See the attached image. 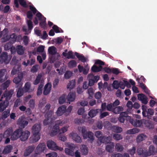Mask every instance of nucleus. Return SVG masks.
I'll return each instance as SVG.
<instances>
[{"label": "nucleus", "mask_w": 157, "mask_h": 157, "mask_svg": "<svg viewBox=\"0 0 157 157\" xmlns=\"http://www.w3.org/2000/svg\"><path fill=\"white\" fill-rule=\"evenodd\" d=\"M13 93V90H11L8 91H5L2 95L0 101V112H3L8 105L9 100H10Z\"/></svg>", "instance_id": "1"}, {"label": "nucleus", "mask_w": 157, "mask_h": 157, "mask_svg": "<svg viewBox=\"0 0 157 157\" xmlns=\"http://www.w3.org/2000/svg\"><path fill=\"white\" fill-rule=\"evenodd\" d=\"M78 130L82 133L84 139H86L88 138V140H90L91 142L93 141L94 139L93 133L90 131L87 132L85 126L78 127Z\"/></svg>", "instance_id": "2"}, {"label": "nucleus", "mask_w": 157, "mask_h": 157, "mask_svg": "<svg viewBox=\"0 0 157 157\" xmlns=\"http://www.w3.org/2000/svg\"><path fill=\"white\" fill-rule=\"evenodd\" d=\"M40 125L38 124H35L32 127L33 132V142H37L40 138L39 132L40 130Z\"/></svg>", "instance_id": "3"}, {"label": "nucleus", "mask_w": 157, "mask_h": 157, "mask_svg": "<svg viewBox=\"0 0 157 157\" xmlns=\"http://www.w3.org/2000/svg\"><path fill=\"white\" fill-rule=\"evenodd\" d=\"M68 148H66L64 150L65 153L71 156H74V151L75 148V146L73 144H69L67 146Z\"/></svg>", "instance_id": "4"}, {"label": "nucleus", "mask_w": 157, "mask_h": 157, "mask_svg": "<svg viewBox=\"0 0 157 157\" xmlns=\"http://www.w3.org/2000/svg\"><path fill=\"white\" fill-rule=\"evenodd\" d=\"M23 77V74L22 73L18 74L17 77H15L13 79V82L15 83L17 86L16 87H22V83L21 80Z\"/></svg>", "instance_id": "5"}, {"label": "nucleus", "mask_w": 157, "mask_h": 157, "mask_svg": "<svg viewBox=\"0 0 157 157\" xmlns=\"http://www.w3.org/2000/svg\"><path fill=\"white\" fill-rule=\"evenodd\" d=\"M22 131H23L22 128H18L16 130L13 132L10 137L11 140H16L19 138L20 139Z\"/></svg>", "instance_id": "6"}, {"label": "nucleus", "mask_w": 157, "mask_h": 157, "mask_svg": "<svg viewBox=\"0 0 157 157\" xmlns=\"http://www.w3.org/2000/svg\"><path fill=\"white\" fill-rule=\"evenodd\" d=\"M8 76L7 74V71L6 69L0 70V82L2 83L7 80Z\"/></svg>", "instance_id": "7"}, {"label": "nucleus", "mask_w": 157, "mask_h": 157, "mask_svg": "<svg viewBox=\"0 0 157 157\" xmlns=\"http://www.w3.org/2000/svg\"><path fill=\"white\" fill-rule=\"evenodd\" d=\"M29 123L28 121L24 120L22 117H20L17 121V124L21 128H24L27 126Z\"/></svg>", "instance_id": "8"}, {"label": "nucleus", "mask_w": 157, "mask_h": 157, "mask_svg": "<svg viewBox=\"0 0 157 157\" xmlns=\"http://www.w3.org/2000/svg\"><path fill=\"white\" fill-rule=\"evenodd\" d=\"M46 147V145L44 143H42L40 144L36 149L35 153L37 155L40 154L45 150Z\"/></svg>", "instance_id": "9"}, {"label": "nucleus", "mask_w": 157, "mask_h": 157, "mask_svg": "<svg viewBox=\"0 0 157 157\" xmlns=\"http://www.w3.org/2000/svg\"><path fill=\"white\" fill-rule=\"evenodd\" d=\"M112 140V138L111 136H103L102 137L100 138L99 139V140L98 141V143L99 144V142H100V143H103L105 144H107L109 143Z\"/></svg>", "instance_id": "10"}, {"label": "nucleus", "mask_w": 157, "mask_h": 157, "mask_svg": "<svg viewBox=\"0 0 157 157\" xmlns=\"http://www.w3.org/2000/svg\"><path fill=\"white\" fill-rule=\"evenodd\" d=\"M155 153V147L153 145H151L149 147L148 151H145L144 155H146L147 157L152 155H153Z\"/></svg>", "instance_id": "11"}, {"label": "nucleus", "mask_w": 157, "mask_h": 157, "mask_svg": "<svg viewBox=\"0 0 157 157\" xmlns=\"http://www.w3.org/2000/svg\"><path fill=\"white\" fill-rule=\"evenodd\" d=\"M8 58L7 53L6 52H3L0 56V63H8L9 62L7 60Z\"/></svg>", "instance_id": "12"}, {"label": "nucleus", "mask_w": 157, "mask_h": 157, "mask_svg": "<svg viewBox=\"0 0 157 157\" xmlns=\"http://www.w3.org/2000/svg\"><path fill=\"white\" fill-rule=\"evenodd\" d=\"M47 146L50 149L56 151L57 149V146L56 143L52 140H48L47 142Z\"/></svg>", "instance_id": "13"}, {"label": "nucleus", "mask_w": 157, "mask_h": 157, "mask_svg": "<svg viewBox=\"0 0 157 157\" xmlns=\"http://www.w3.org/2000/svg\"><path fill=\"white\" fill-rule=\"evenodd\" d=\"M52 84L51 83L48 82L44 86L43 94L44 95H47L48 94L51 90Z\"/></svg>", "instance_id": "14"}, {"label": "nucleus", "mask_w": 157, "mask_h": 157, "mask_svg": "<svg viewBox=\"0 0 157 157\" xmlns=\"http://www.w3.org/2000/svg\"><path fill=\"white\" fill-rule=\"evenodd\" d=\"M137 98L139 100L141 101L142 103L145 105L147 104L148 102L147 98L143 94H138L137 95Z\"/></svg>", "instance_id": "15"}, {"label": "nucleus", "mask_w": 157, "mask_h": 157, "mask_svg": "<svg viewBox=\"0 0 157 157\" xmlns=\"http://www.w3.org/2000/svg\"><path fill=\"white\" fill-rule=\"evenodd\" d=\"M30 135V132L28 131H26L23 132L22 131V133H21V136L20 140L22 141H25L28 138Z\"/></svg>", "instance_id": "16"}, {"label": "nucleus", "mask_w": 157, "mask_h": 157, "mask_svg": "<svg viewBox=\"0 0 157 157\" xmlns=\"http://www.w3.org/2000/svg\"><path fill=\"white\" fill-rule=\"evenodd\" d=\"M114 106L113 104V103H110L109 104H108L107 106V109L108 111H111L113 109H114ZM122 109V108L121 107H117L115 108L113 110V111H114V110L116 109L117 110V112H118L121 111V109Z\"/></svg>", "instance_id": "17"}, {"label": "nucleus", "mask_w": 157, "mask_h": 157, "mask_svg": "<svg viewBox=\"0 0 157 157\" xmlns=\"http://www.w3.org/2000/svg\"><path fill=\"white\" fill-rule=\"evenodd\" d=\"M129 122L133 126L136 127H140L142 124L141 120H138L136 119H133L131 118Z\"/></svg>", "instance_id": "18"}, {"label": "nucleus", "mask_w": 157, "mask_h": 157, "mask_svg": "<svg viewBox=\"0 0 157 157\" xmlns=\"http://www.w3.org/2000/svg\"><path fill=\"white\" fill-rule=\"evenodd\" d=\"M67 107L65 105H62L59 107L56 112L58 116L62 115L65 112Z\"/></svg>", "instance_id": "19"}, {"label": "nucleus", "mask_w": 157, "mask_h": 157, "mask_svg": "<svg viewBox=\"0 0 157 157\" xmlns=\"http://www.w3.org/2000/svg\"><path fill=\"white\" fill-rule=\"evenodd\" d=\"M35 147L33 145L29 146L25 151L24 155L25 156H27L29 155L34 150Z\"/></svg>", "instance_id": "20"}, {"label": "nucleus", "mask_w": 157, "mask_h": 157, "mask_svg": "<svg viewBox=\"0 0 157 157\" xmlns=\"http://www.w3.org/2000/svg\"><path fill=\"white\" fill-rule=\"evenodd\" d=\"M70 135L72 137L73 139L76 142L78 143H81L82 142V139L76 133L72 132L70 133Z\"/></svg>", "instance_id": "21"}, {"label": "nucleus", "mask_w": 157, "mask_h": 157, "mask_svg": "<svg viewBox=\"0 0 157 157\" xmlns=\"http://www.w3.org/2000/svg\"><path fill=\"white\" fill-rule=\"evenodd\" d=\"M13 129L12 128H10L7 129L4 132L3 136L6 138L11 136L13 132Z\"/></svg>", "instance_id": "22"}, {"label": "nucleus", "mask_w": 157, "mask_h": 157, "mask_svg": "<svg viewBox=\"0 0 157 157\" xmlns=\"http://www.w3.org/2000/svg\"><path fill=\"white\" fill-rule=\"evenodd\" d=\"M76 97V94L75 92H70L68 94L67 99L68 101L69 102H72L74 101Z\"/></svg>", "instance_id": "23"}, {"label": "nucleus", "mask_w": 157, "mask_h": 157, "mask_svg": "<svg viewBox=\"0 0 157 157\" xmlns=\"http://www.w3.org/2000/svg\"><path fill=\"white\" fill-rule=\"evenodd\" d=\"M3 36L1 39V41L2 42H5L7 41L10 39V36L8 35V32L6 30H5V32L3 33Z\"/></svg>", "instance_id": "24"}, {"label": "nucleus", "mask_w": 157, "mask_h": 157, "mask_svg": "<svg viewBox=\"0 0 157 157\" xmlns=\"http://www.w3.org/2000/svg\"><path fill=\"white\" fill-rule=\"evenodd\" d=\"M129 111L127 110L126 111L123 112L120 114V116H121L125 118V120L127 121H130V120L131 119V117L128 116Z\"/></svg>", "instance_id": "25"}, {"label": "nucleus", "mask_w": 157, "mask_h": 157, "mask_svg": "<svg viewBox=\"0 0 157 157\" xmlns=\"http://www.w3.org/2000/svg\"><path fill=\"white\" fill-rule=\"evenodd\" d=\"M103 69L102 66L99 65L98 67L96 65H94L91 67V70L92 71L94 72H97L101 71Z\"/></svg>", "instance_id": "26"}, {"label": "nucleus", "mask_w": 157, "mask_h": 157, "mask_svg": "<svg viewBox=\"0 0 157 157\" xmlns=\"http://www.w3.org/2000/svg\"><path fill=\"white\" fill-rule=\"evenodd\" d=\"M80 149L82 155H86L87 154L88 152V149L85 145H82Z\"/></svg>", "instance_id": "27"}, {"label": "nucleus", "mask_w": 157, "mask_h": 157, "mask_svg": "<svg viewBox=\"0 0 157 157\" xmlns=\"http://www.w3.org/2000/svg\"><path fill=\"white\" fill-rule=\"evenodd\" d=\"M10 82V80H6L5 82H4L0 86L1 89H0L2 90H4L6 89L7 90V88L9 87Z\"/></svg>", "instance_id": "28"}, {"label": "nucleus", "mask_w": 157, "mask_h": 157, "mask_svg": "<svg viewBox=\"0 0 157 157\" xmlns=\"http://www.w3.org/2000/svg\"><path fill=\"white\" fill-rule=\"evenodd\" d=\"M63 55L68 59H74L75 58V56L73 55V52L71 51H69L67 53L63 52Z\"/></svg>", "instance_id": "29"}, {"label": "nucleus", "mask_w": 157, "mask_h": 157, "mask_svg": "<svg viewBox=\"0 0 157 157\" xmlns=\"http://www.w3.org/2000/svg\"><path fill=\"white\" fill-rule=\"evenodd\" d=\"M109 143V144L107 145L106 147V150L109 152H112L114 146V144L113 143L111 142L110 141Z\"/></svg>", "instance_id": "30"}, {"label": "nucleus", "mask_w": 157, "mask_h": 157, "mask_svg": "<svg viewBox=\"0 0 157 157\" xmlns=\"http://www.w3.org/2000/svg\"><path fill=\"white\" fill-rule=\"evenodd\" d=\"M76 82L75 80L70 81L67 86V88L70 90L74 88L75 86Z\"/></svg>", "instance_id": "31"}, {"label": "nucleus", "mask_w": 157, "mask_h": 157, "mask_svg": "<svg viewBox=\"0 0 157 157\" xmlns=\"http://www.w3.org/2000/svg\"><path fill=\"white\" fill-rule=\"evenodd\" d=\"M146 138V136L144 134H141L138 135L136 139V141L138 142H140L144 140Z\"/></svg>", "instance_id": "32"}, {"label": "nucleus", "mask_w": 157, "mask_h": 157, "mask_svg": "<svg viewBox=\"0 0 157 157\" xmlns=\"http://www.w3.org/2000/svg\"><path fill=\"white\" fill-rule=\"evenodd\" d=\"M12 149V147L11 145H8L5 147L3 151V154H6L10 153Z\"/></svg>", "instance_id": "33"}, {"label": "nucleus", "mask_w": 157, "mask_h": 157, "mask_svg": "<svg viewBox=\"0 0 157 157\" xmlns=\"http://www.w3.org/2000/svg\"><path fill=\"white\" fill-rule=\"evenodd\" d=\"M75 54L78 59L81 60L82 62L85 63L86 61V59L84 56L80 55L77 52L75 53Z\"/></svg>", "instance_id": "34"}, {"label": "nucleus", "mask_w": 157, "mask_h": 157, "mask_svg": "<svg viewBox=\"0 0 157 157\" xmlns=\"http://www.w3.org/2000/svg\"><path fill=\"white\" fill-rule=\"evenodd\" d=\"M16 51L18 54L19 55H23L24 53V51L23 49V47L21 45L17 46Z\"/></svg>", "instance_id": "35"}, {"label": "nucleus", "mask_w": 157, "mask_h": 157, "mask_svg": "<svg viewBox=\"0 0 157 157\" xmlns=\"http://www.w3.org/2000/svg\"><path fill=\"white\" fill-rule=\"evenodd\" d=\"M10 114V110H6L3 112L2 113L1 117V119H5L7 118L9 116Z\"/></svg>", "instance_id": "36"}, {"label": "nucleus", "mask_w": 157, "mask_h": 157, "mask_svg": "<svg viewBox=\"0 0 157 157\" xmlns=\"http://www.w3.org/2000/svg\"><path fill=\"white\" fill-rule=\"evenodd\" d=\"M97 110V109H92L88 113L89 116L91 117H94L98 113Z\"/></svg>", "instance_id": "37"}, {"label": "nucleus", "mask_w": 157, "mask_h": 157, "mask_svg": "<svg viewBox=\"0 0 157 157\" xmlns=\"http://www.w3.org/2000/svg\"><path fill=\"white\" fill-rule=\"evenodd\" d=\"M19 87L18 91L17 93V95L18 97H21L23 94L24 93H25L24 89L22 88L21 87Z\"/></svg>", "instance_id": "38"}, {"label": "nucleus", "mask_w": 157, "mask_h": 157, "mask_svg": "<svg viewBox=\"0 0 157 157\" xmlns=\"http://www.w3.org/2000/svg\"><path fill=\"white\" fill-rule=\"evenodd\" d=\"M66 99V95L63 94L59 99V103L60 104L64 103Z\"/></svg>", "instance_id": "39"}, {"label": "nucleus", "mask_w": 157, "mask_h": 157, "mask_svg": "<svg viewBox=\"0 0 157 157\" xmlns=\"http://www.w3.org/2000/svg\"><path fill=\"white\" fill-rule=\"evenodd\" d=\"M112 129L114 132L120 133L122 131V128L119 126H114L113 127Z\"/></svg>", "instance_id": "40"}, {"label": "nucleus", "mask_w": 157, "mask_h": 157, "mask_svg": "<svg viewBox=\"0 0 157 157\" xmlns=\"http://www.w3.org/2000/svg\"><path fill=\"white\" fill-rule=\"evenodd\" d=\"M136 148L135 147H133L131 149L127 150V152L133 157H134V155L136 153Z\"/></svg>", "instance_id": "41"}, {"label": "nucleus", "mask_w": 157, "mask_h": 157, "mask_svg": "<svg viewBox=\"0 0 157 157\" xmlns=\"http://www.w3.org/2000/svg\"><path fill=\"white\" fill-rule=\"evenodd\" d=\"M31 87V83L29 82H26L23 87L24 90L25 92H28Z\"/></svg>", "instance_id": "42"}, {"label": "nucleus", "mask_w": 157, "mask_h": 157, "mask_svg": "<svg viewBox=\"0 0 157 157\" xmlns=\"http://www.w3.org/2000/svg\"><path fill=\"white\" fill-rule=\"evenodd\" d=\"M88 77L89 79H91L94 80L95 82H97L99 79V76H94L93 74H89Z\"/></svg>", "instance_id": "43"}, {"label": "nucleus", "mask_w": 157, "mask_h": 157, "mask_svg": "<svg viewBox=\"0 0 157 157\" xmlns=\"http://www.w3.org/2000/svg\"><path fill=\"white\" fill-rule=\"evenodd\" d=\"M56 48L53 46L49 47L48 49L49 53L52 55L55 54L56 53Z\"/></svg>", "instance_id": "44"}, {"label": "nucleus", "mask_w": 157, "mask_h": 157, "mask_svg": "<svg viewBox=\"0 0 157 157\" xmlns=\"http://www.w3.org/2000/svg\"><path fill=\"white\" fill-rule=\"evenodd\" d=\"M42 75L41 74H39L36 78V79L33 81V84L34 85H37L40 82Z\"/></svg>", "instance_id": "45"}, {"label": "nucleus", "mask_w": 157, "mask_h": 157, "mask_svg": "<svg viewBox=\"0 0 157 157\" xmlns=\"http://www.w3.org/2000/svg\"><path fill=\"white\" fill-rule=\"evenodd\" d=\"M77 65L76 62L74 60H71L68 63V66L69 67L72 68L75 67Z\"/></svg>", "instance_id": "46"}, {"label": "nucleus", "mask_w": 157, "mask_h": 157, "mask_svg": "<svg viewBox=\"0 0 157 157\" xmlns=\"http://www.w3.org/2000/svg\"><path fill=\"white\" fill-rule=\"evenodd\" d=\"M53 122V120L52 119L45 118L43 121V124L44 125H47L51 124Z\"/></svg>", "instance_id": "47"}, {"label": "nucleus", "mask_w": 157, "mask_h": 157, "mask_svg": "<svg viewBox=\"0 0 157 157\" xmlns=\"http://www.w3.org/2000/svg\"><path fill=\"white\" fill-rule=\"evenodd\" d=\"M139 131V129L137 128H133L128 130L127 131V133L128 134H134L138 132Z\"/></svg>", "instance_id": "48"}, {"label": "nucleus", "mask_w": 157, "mask_h": 157, "mask_svg": "<svg viewBox=\"0 0 157 157\" xmlns=\"http://www.w3.org/2000/svg\"><path fill=\"white\" fill-rule=\"evenodd\" d=\"M137 154L139 155H142L143 157H147L146 155H144V151L143 149L141 147L137 149Z\"/></svg>", "instance_id": "49"}, {"label": "nucleus", "mask_w": 157, "mask_h": 157, "mask_svg": "<svg viewBox=\"0 0 157 157\" xmlns=\"http://www.w3.org/2000/svg\"><path fill=\"white\" fill-rule=\"evenodd\" d=\"M113 138L116 140H119L122 139V136L120 134L115 133L113 135Z\"/></svg>", "instance_id": "50"}, {"label": "nucleus", "mask_w": 157, "mask_h": 157, "mask_svg": "<svg viewBox=\"0 0 157 157\" xmlns=\"http://www.w3.org/2000/svg\"><path fill=\"white\" fill-rule=\"evenodd\" d=\"M115 148L118 151L120 152H121L123 151L124 147L122 145L119 143H117L115 145Z\"/></svg>", "instance_id": "51"}, {"label": "nucleus", "mask_w": 157, "mask_h": 157, "mask_svg": "<svg viewBox=\"0 0 157 157\" xmlns=\"http://www.w3.org/2000/svg\"><path fill=\"white\" fill-rule=\"evenodd\" d=\"M43 86V85L40 83L37 89V95H40L42 93V88Z\"/></svg>", "instance_id": "52"}, {"label": "nucleus", "mask_w": 157, "mask_h": 157, "mask_svg": "<svg viewBox=\"0 0 157 157\" xmlns=\"http://www.w3.org/2000/svg\"><path fill=\"white\" fill-rule=\"evenodd\" d=\"M53 113V112L51 110L47 112L45 115V118L52 119V116Z\"/></svg>", "instance_id": "53"}, {"label": "nucleus", "mask_w": 157, "mask_h": 157, "mask_svg": "<svg viewBox=\"0 0 157 157\" xmlns=\"http://www.w3.org/2000/svg\"><path fill=\"white\" fill-rule=\"evenodd\" d=\"M119 84L120 82H119L117 80H114L112 84L113 87V88L117 89L119 87Z\"/></svg>", "instance_id": "54"}, {"label": "nucleus", "mask_w": 157, "mask_h": 157, "mask_svg": "<svg viewBox=\"0 0 157 157\" xmlns=\"http://www.w3.org/2000/svg\"><path fill=\"white\" fill-rule=\"evenodd\" d=\"M72 73L69 71H67L64 75V78L68 79L69 78L72 76Z\"/></svg>", "instance_id": "55"}, {"label": "nucleus", "mask_w": 157, "mask_h": 157, "mask_svg": "<svg viewBox=\"0 0 157 157\" xmlns=\"http://www.w3.org/2000/svg\"><path fill=\"white\" fill-rule=\"evenodd\" d=\"M29 105L32 109H33L35 106V101L33 99L30 100L29 103Z\"/></svg>", "instance_id": "56"}, {"label": "nucleus", "mask_w": 157, "mask_h": 157, "mask_svg": "<svg viewBox=\"0 0 157 157\" xmlns=\"http://www.w3.org/2000/svg\"><path fill=\"white\" fill-rule=\"evenodd\" d=\"M63 39L60 37H58L55 39V43L58 45H60L63 42Z\"/></svg>", "instance_id": "57"}, {"label": "nucleus", "mask_w": 157, "mask_h": 157, "mask_svg": "<svg viewBox=\"0 0 157 157\" xmlns=\"http://www.w3.org/2000/svg\"><path fill=\"white\" fill-rule=\"evenodd\" d=\"M44 46L40 45L37 48L36 51L39 52H43L44 49Z\"/></svg>", "instance_id": "58"}, {"label": "nucleus", "mask_w": 157, "mask_h": 157, "mask_svg": "<svg viewBox=\"0 0 157 157\" xmlns=\"http://www.w3.org/2000/svg\"><path fill=\"white\" fill-rule=\"evenodd\" d=\"M20 5L23 7L26 8L27 7L26 2L24 0H18Z\"/></svg>", "instance_id": "59"}, {"label": "nucleus", "mask_w": 157, "mask_h": 157, "mask_svg": "<svg viewBox=\"0 0 157 157\" xmlns=\"http://www.w3.org/2000/svg\"><path fill=\"white\" fill-rule=\"evenodd\" d=\"M27 24L29 30H32L33 28V24L32 21L29 20L27 21Z\"/></svg>", "instance_id": "60"}, {"label": "nucleus", "mask_w": 157, "mask_h": 157, "mask_svg": "<svg viewBox=\"0 0 157 157\" xmlns=\"http://www.w3.org/2000/svg\"><path fill=\"white\" fill-rule=\"evenodd\" d=\"M36 16L38 18L39 20H42V17L45 20H46V18L44 17L42 14L39 12H38L36 14Z\"/></svg>", "instance_id": "61"}, {"label": "nucleus", "mask_w": 157, "mask_h": 157, "mask_svg": "<svg viewBox=\"0 0 157 157\" xmlns=\"http://www.w3.org/2000/svg\"><path fill=\"white\" fill-rule=\"evenodd\" d=\"M54 31L56 33H60V28L56 25H54L52 27Z\"/></svg>", "instance_id": "62"}, {"label": "nucleus", "mask_w": 157, "mask_h": 157, "mask_svg": "<svg viewBox=\"0 0 157 157\" xmlns=\"http://www.w3.org/2000/svg\"><path fill=\"white\" fill-rule=\"evenodd\" d=\"M87 91L89 96L91 97H92L94 94L93 89L92 87H90L88 89Z\"/></svg>", "instance_id": "63"}, {"label": "nucleus", "mask_w": 157, "mask_h": 157, "mask_svg": "<svg viewBox=\"0 0 157 157\" xmlns=\"http://www.w3.org/2000/svg\"><path fill=\"white\" fill-rule=\"evenodd\" d=\"M46 156L48 157H57V154L56 152H53L46 154Z\"/></svg>", "instance_id": "64"}]
</instances>
